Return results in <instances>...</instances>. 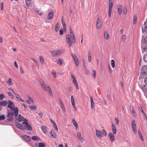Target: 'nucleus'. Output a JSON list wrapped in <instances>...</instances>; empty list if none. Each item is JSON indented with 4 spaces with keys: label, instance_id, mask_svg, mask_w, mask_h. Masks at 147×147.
Wrapping results in <instances>:
<instances>
[{
    "label": "nucleus",
    "instance_id": "nucleus-20",
    "mask_svg": "<svg viewBox=\"0 0 147 147\" xmlns=\"http://www.w3.org/2000/svg\"><path fill=\"white\" fill-rule=\"evenodd\" d=\"M118 9V13L119 15L121 14L122 13V9L121 6L120 5H118L117 6Z\"/></svg>",
    "mask_w": 147,
    "mask_h": 147
},
{
    "label": "nucleus",
    "instance_id": "nucleus-26",
    "mask_svg": "<svg viewBox=\"0 0 147 147\" xmlns=\"http://www.w3.org/2000/svg\"><path fill=\"white\" fill-rule=\"evenodd\" d=\"M29 108L31 110L33 111L36 109L37 107L36 105H34L29 106Z\"/></svg>",
    "mask_w": 147,
    "mask_h": 147
},
{
    "label": "nucleus",
    "instance_id": "nucleus-57",
    "mask_svg": "<svg viewBox=\"0 0 147 147\" xmlns=\"http://www.w3.org/2000/svg\"><path fill=\"white\" fill-rule=\"evenodd\" d=\"M20 71L21 73L22 74H23L24 73V71L23 69L22 68V67H20Z\"/></svg>",
    "mask_w": 147,
    "mask_h": 147
},
{
    "label": "nucleus",
    "instance_id": "nucleus-62",
    "mask_svg": "<svg viewBox=\"0 0 147 147\" xmlns=\"http://www.w3.org/2000/svg\"><path fill=\"white\" fill-rule=\"evenodd\" d=\"M4 97V96L3 94H0V100L2 99Z\"/></svg>",
    "mask_w": 147,
    "mask_h": 147
},
{
    "label": "nucleus",
    "instance_id": "nucleus-2",
    "mask_svg": "<svg viewBox=\"0 0 147 147\" xmlns=\"http://www.w3.org/2000/svg\"><path fill=\"white\" fill-rule=\"evenodd\" d=\"M18 120L20 122H21L23 121L22 123L23 124H25L27 127V130L30 131L32 130V128L31 125L28 123V120L24 118L20 114H19L18 115Z\"/></svg>",
    "mask_w": 147,
    "mask_h": 147
},
{
    "label": "nucleus",
    "instance_id": "nucleus-37",
    "mask_svg": "<svg viewBox=\"0 0 147 147\" xmlns=\"http://www.w3.org/2000/svg\"><path fill=\"white\" fill-rule=\"evenodd\" d=\"M111 63L112 67L113 68H114L115 67V62L114 60L112 59L111 61Z\"/></svg>",
    "mask_w": 147,
    "mask_h": 147
},
{
    "label": "nucleus",
    "instance_id": "nucleus-25",
    "mask_svg": "<svg viewBox=\"0 0 147 147\" xmlns=\"http://www.w3.org/2000/svg\"><path fill=\"white\" fill-rule=\"evenodd\" d=\"M88 61L89 62H90L91 61V55L90 51H89L88 52Z\"/></svg>",
    "mask_w": 147,
    "mask_h": 147
},
{
    "label": "nucleus",
    "instance_id": "nucleus-34",
    "mask_svg": "<svg viewBox=\"0 0 147 147\" xmlns=\"http://www.w3.org/2000/svg\"><path fill=\"white\" fill-rule=\"evenodd\" d=\"M19 129H27V130H28L27 127L26 126L25 124V125H23L21 124L20 127V128H19Z\"/></svg>",
    "mask_w": 147,
    "mask_h": 147
},
{
    "label": "nucleus",
    "instance_id": "nucleus-50",
    "mask_svg": "<svg viewBox=\"0 0 147 147\" xmlns=\"http://www.w3.org/2000/svg\"><path fill=\"white\" fill-rule=\"evenodd\" d=\"M127 12V9L126 7L124 8L123 9V13L124 14H126Z\"/></svg>",
    "mask_w": 147,
    "mask_h": 147
},
{
    "label": "nucleus",
    "instance_id": "nucleus-12",
    "mask_svg": "<svg viewBox=\"0 0 147 147\" xmlns=\"http://www.w3.org/2000/svg\"><path fill=\"white\" fill-rule=\"evenodd\" d=\"M141 73L142 75H146L147 73V66L145 65L143 66L142 68Z\"/></svg>",
    "mask_w": 147,
    "mask_h": 147
},
{
    "label": "nucleus",
    "instance_id": "nucleus-54",
    "mask_svg": "<svg viewBox=\"0 0 147 147\" xmlns=\"http://www.w3.org/2000/svg\"><path fill=\"white\" fill-rule=\"evenodd\" d=\"M63 20H64L63 17H62L61 18V21H62V23L63 25L66 24L65 21Z\"/></svg>",
    "mask_w": 147,
    "mask_h": 147
},
{
    "label": "nucleus",
    "instance_id": "nucleus-9",
    "mask_svg": "<svg viewBox=\"0 0 147 147\" xmlns=\"http://www.w3.org/2000/svg\"><path fill=\"white\" fill-rule=\"evenodd\" d=\"M131 126L132 129L133 130V132L135 133H136L137 131V130L136 129V127L137 125L136 124V122L135 120H134L131 122Z\"/></svg>",
    "mask_w": 147,
    "mask_h": 147
},
{
    "label": "nucleus",
    "instance_id": "nucleus-32",
    "mask_svg": "<svg viewBox=\"0 0 147 147\" xmlns=\"http://www.w3.org/2000/svg\"><path fill=\"white\" fill-rule=\"evenodd\" d=\"M133 23L134 24H135L137 22V17L136 15H135L133 17Z\"/></svg>",
    "mask_w": 147,
    "mask_h": 147
},
{
    "label": "nucleus",
    "instance_id": "nucleus-41",
    "mask_svg": "<svg viewBox=\"0 0 147 147\" xmlns=\"http://www.w3.org/2000/svg\"><path fill=\"white\" fill-rule=\"evenodd\" d=\"M143 59L144 61L146 63H147V53H146L144 55L143 57Z\"/></svg>",
    "mask_w": 147,
    "mask_h": 147
},
{
    "label": "nucleus",
    "instance_id": "nucleus-7",
    "mask_svg": "<svg viewBox=\"0 0 147 147\" xmlns=\"http://www.w3.org/2000/svg\"><path fill=\"white\" fill-rule=\"evenodd\" d=\"M8 114L7 115V119L10 121H12L13 120V115L14 112L11 111L10 112L9 110H8L7 111Z\"/></svg>",
    "mask_w": 147,
    "mask_h": 147
},
{
    "label": "nucleus",
    "instance_id": "nucleus-63",
    "mask_svg": "<svg viewBox=\"0 0 147 147\" xmlns=\"http://www.w3.org/2000/svg\"><path fill=\"white\" fill-rule=\"evenodd\" d=\"M14 64L15 67L17 68H18V65L17 64V63L16 61H15L14 63Z\"/></svg>",
    "mask_w": 147,
    "mask_h": 147
},
{
    "label": "nucleus",
    "instance_id": "nucleus-49",
    "mask_svg": "<svg viewBox=\"0 0 147 147\" xmlns=\"http://www.w3.org/2000/svg\"><path fill=\"white\" fill-rule=\"evenodd\" d=\"M27 97L30 101L32 102H34V100L30 96H27Z\"/></svg>",
    "mask_w": 147,
    "mask_h": 147
},
{
    "label": "nucleus",
    "instance_id": "nucleus-59",
    "mask_svg": "<svg viewBox=\"0 0 147 147\" xmlns=\"http://www.w3.org/2000/svg\"><path fill=\"white\" fill-rule=\"evenodd\" d=\"M93 77L94 78H95L96 76V71L94 70H93Z\"/></svg>",
    "mask_w": 147,
    "mask_h": 147
},
{
    "label": "nucleus",
    "instance_id": "nucleus-4",
    "mask_svg": "<svg viewBox=\"0 0 147 147\" xmlns=\"http://www.w3.org/2000/svg\"><path fill=\"white\" fill-rule=\"evenodd\" d=\"M40 84L42 88L45 91H48L51 96L52 95V93L50 87L49 85H46L43 80H42L40 81Z\"/></svg>",
    "mask_w": 147,
    "mask_h": 147
},
{
    "label": "nucleus",
    "instance_id": "nucleus-43",
    "mask_svg": "<svg viewBox=\"0 0 147 147\" xmlns=\"http://www.w3.org/2000/svg\"><path fill=\"white\" fill-rule=\"evenodd\" d=\"M39 59L40 62L42 64H44V60L43 57L42 56H40L39 57Z\"/></svg>",
    "mask_w": 147,
    "mask_h": 147
},
{
    "label": "nucleus",
    "instance_id": "nucleus-39",
    "mask_svg": "<svg viewBox=\"0 0 147 147\" xmlns=\"http://www.w3.org/2000/svg\"><path fill=\"white\" fill-rule=\"evenodd\" d=\"M32 139L33 140L38 141L40 139L37 136H33L32 137Z\"/></svg>",
    "mask_w": 147,
    "mask_h": 147
},
{
    "label": "nucleus",
    "instance_id": "nucleus-40",
    "mask_svg": "<svg viewBox=\"0 0 147 147\" xmlns=\"http://www.w3.org/2000/svg\"><path fill=\"white\" fill-rule=\"evenodd\" d=\"M45 146L46 144L44 143L40 142L39 144V147H45Z\"/></svg>",
    "mask_w": 147,
    "mask_h": 147
},
{
    "label": "nucleus",
    "instance_id": "nucleus-38",
    "mask_svg": "<svg viewBox=\"0 0 147 147\" xmlns=\"http://www.w3.org/2000/svg\"><path fill=\"white\" fill-rule=\"evenodd\" d=\"M58 64L60 65H62L63 63L62 60L61 58H59L57 61Z\"/></svg>",
    "mask_w": 147,
    "mask_h": 147
},
{
    "label": "nucleus",
    "instance_id": "nucleus-27",
    "mask_svg": "<svg viewBox=\"0 0 147 147\" xmlns=\"http://www.w3.org/2000/svg\"><path fill=\"white\" fill-rule=\"evenodd\" d=\"M8 104L7 101H0V104L2 106H5L7 105Z\"/></svg>",
    "mask_w": 147,
    "mask_h": 147
},
{
    "label": "nucleus",
    "instance_id": "nucleus-3",
    "mask_svg": "<svg viewBox=\"0 0 147 147\" xmlns=\"http://www.w3.org/2000/svg\"><path fill=\"white\" fill-rule=\"evenodd\" d=\"M7 107L10 108L11 110L14 111V115L17 117L18 114V109L17 107L14 108V104L11 101H9Z\"/></svg>",
    "mask_w": 147,
    "mask_h": 147
},
{
    "label": "nucleus",
    "instance_id": "nucleus-5",
    "mask_svg": "<svg viewBox=\"0 0 147 147\" xmlns=\"http://www.w3.org/2000/svg\"><path fill=\"white\" fill-rule=\"evenodd\" d=\"M96 135L98 138H101L107 135V133L105 129H102V131L97 129H95Z\"/></svg>",
    "mask_w": 147,
    "mask_h": 147
},
{
    "label": "nucleus",
    "instance_id": "nucleus-55",
    "mask_svg": "<svg viewBox=\"0 0 147 147\" xmlns=\"http://www.w3.org/2000/svg\"><path fill=\"white\" fill-rule=\"evenodd\" d=\"M21 124L19 123H18L16 124V126L18 128H19L21 126Z\"/></svg>",
    "mask_w": 147,
    "mask_h": 147
},
{
    "label": "nucleus",
    "instance_id": "nucleus-45",
    "mask_svg": "<svg viewBox=\"0 0 147 147\" xmlns=\"http://www.w3.org/2000/svg\"><path fill=\"white\" fill-rule=\"evenodd\" d=\"M52 74L54 78H55L57 76V75L56 72L55 71H53L52 72Z\"/></svg>",
    "mask_w": 147,
    "mask_h": 147
},
{
    "label": "nucleus",
    "instance_id": "nucleus-23",
    "mask_svg": "<svg viewBox=\"0 0 147 147\" xmlns=\"http://www.w3.org/2000/svg\"><path fill=\"white\" fill-rule=\"evenodd\" d=\"M90 101H91V108L92 109H93L94 107V103L93 101V98L92 97L90 96Z\"/></svg>",
    "mask_w": 147,
    "mask_h": 147
},
{
    "label": "nucleus",
    "instance_id": "nucleus-22",
    "mask_svg": "<svg viewBox=\"0 0 147 147\" xmlns=\"http://www.w3.org/2000/svg\"><path fill=\"white\" fill-rule=\"evenodd\" d=\"M14 94L15 95L16 98H17V99L19 101H22L23 102H24V101L20 97V96L18 94H17L16 92Z\"/></svg>",
    "mask_w": 147,
    "mask_h": 147
},
{
    "label": "nucleus",
    "instance_id": "nucleus-14",
    "mask_svg": "<svg viewBox=\"0 0 147 147\" xmlns=\"http://www.w3.org/2000/svg\"><path fill=\"white\" fill-rule=\"evenodd\" d=\"M54 15V13L52 11H51L48 13L47 18L49 20H51L53 19Z\"/></svg>",
    "mask_w": 147,
    "mask_h": 147
},
{
    "label": "nucleus",
    "instance_id": "nucleus-52",
    "mask_svg": "<svg viewBox=\"0 0 147 147\" xmlns=\"http://www.w3.org/2000/svg\"><path fill=\"white\" fill-rule=\"evenodd\" d=\"M53 125V127L54 128H55V129L57 130V131H58V128L56 123H55Z\"/></svg>",
    "mask_w": 147,
    "mask_h": 147
},
{
    "label": "nucleus",
    "instance_id": "nucleus-48",
    "mask_svg": "<svg viewBox=\"0 0 147 147\" xmlns=\"http://www.w3.org/2000/svg\"><path fill=\"white\" fill-rule=\"evenodd\" d=\"M69 30H70V34L71 35H74V33L72 31V30L71 28V27L70 26H69Z\"/></svg>",
    "mask_w": 147,
    "mask_h": 147
},
{
    "label": "nucleus",
    "instance_id": "nucleus-16",
    "mask_svg": "<svg viewBox=\"0 0 147 147\" xmlns=\"http://www.w3.org/2000/svg\"><path fill=\"white\" fill-rule=\"evenodd\" d=\"M77 136L79 139L82 142H83L84 140V139L82 136L81 133L80 132H78L77 133Z\"/></svg>",
    "mask_w": 147,
    "mask_h": 147
},
{
    "label": "nucleus",
    "instance_id": "nucleus-64",
    "mask_svg": "<svg viewBox=\"0 0 147 147\" xmlns=\"http://www.w3.org/2000/svg\"><path fill=\"white\" fill-rule=\"evenodd\" d=\"M126 36L125 35H123L122 36V40H123V41H125V38H126Z\"/></svg>",
    "mask_w": 147,
    "mask_h": 147
},
{
    "label": "nucleus",
    "instance_id": "nucleus-8",
    "mask_svg": "<svg viewBox=\"0 0 147 147\" xmlns=\"http://www.w3.org/2000/svg\"><path fill=\"white\" fill-rule=\"evenodd\" d=\"M71 55L74 60L76 65L77 66H78L79 65V61L77 56L75 54H74L73 53H71Z\"/></svg>",
    "mask_w": 147,
    "mask_h": 147
},
{
    "label": "nucleus",
    "instance_id": "nucleus-47",
    "mask_svg": "<svg viewBox=\"0 0 147 147\" xmlns=\"http://www.w3.org/2000/svg\"><path fill=\"white\" fill-rule=\"evenodd\" d=\"M8 94L11 98H13L14 96L11 92H8Z\"/></svg>",
    "mask_w": 147,
    "mask_h": 147
},
{
    "label": "nucleus",
    "instance_id": "nucleus-10",
    "mask_svg": "<svg viewBox=\"0 0 147 147\" xmlns=\"http://www.w3.org/2000/svg\"><path fill=\"white\" fill-rule=\"evenodd\" d=\"M71 77H72V80L73 83L74 85L76 87V88L78 90L79 89V87L78 85V83H77L76 79L75 76L72 74L71 75Z\"/></svg>",
    "mask_w": 147,
    "mask_h": 147
},
{
    "label": "nucleus",
    "instance_id": "nucleus-29",
    "mask_svg": "<svg viewBox=\"0 0 147 147\" xmlns=\"http://www.w3.org/2000/svg\"><path fill=\"white\" fill-rule=\"evenodd\" d=\"M59 30V24L58 22H57L55 26V30L57 32Z\"/></svg>",
    "mask_w": 147,
    "mask_h": 147
},
{
    "label": "nucleus",
    "instance_id": "nucleus-35",
    "mask_svg": "<svg viewBox=\"0 0 147 147\" xmlns=\"http://www.w3.org/2000/svg\"><path fill=\"white\" fill-rule=\"evenodd\" d=\"M50 133V135L51 137L53 138H55L56 137V135L54 132H52L51 131V132Z\"/></svg>",
    "mask_w": 147,
    "mask_h": 147
},
{
    "label": "nucleus",
    "instance_id": "nucleus-36",
    "mask_svg": "<svg viewBox=\"0 0 147 147\" xmlns=\"http://www.w3.org/2000/svg\"><path fill=\"white\" fill-rule=\"evenodd\" d=\"M131 112L132 113L133 115L134 116H136V113L134 111V108L133 107L132 108L131 110Z\"/></svg>",
    "mask_w": 147,
    "mask_h": 147
},
{
    "label": "nucleus",
    "instance_id": "nucleus-15",
    "mask_svg": "<svg viewBox=\"0 0 147 147\" xmlns=\"http://www.w3.org/2000/svg\"><path fill=\"white\" fill-rule=\"evenodd\" d=\"M22 137L26 142H28L31 140V138L28 136L25 135L23 136Z\"/></svg>",
    "mask_w": 147,
    "mask_h": 147
},
{
    "label": "nucleus",
    "instance_id": "nucleus-31",
    "mask_svg": "<svg viewBox=\"0 0 147 147\" xmlns=\"http://www.w3.org/2000/svg\"><path fill=\"white\" fill-rule=\"evenodd\" d=\"M72 122L76 128L78 127V125L77 122L73 118L72 119Z\"/></svg>",
    "mask_w": 147,
    "mask_h": 147
},
{
    "label": "nucleus",
    "instance_id": "nucleus-19",
    "mask_svg": "<svg viewBox=\"0 0 147 147\" xmlns=\"http://www.w3.org/2000/svg\"><path fill=\"white\" fill-rule=\"evenodd\" d=\"M111 128L112 132L114 134H116L117 131V129L114 124H112Z\"/></svg>",
    "mask_w": 147,
    "mask_h": 147
},
{
    "label": "nucleus",
    "instance_id": "nucleus-30",
    "mask_svg": "<svg viewBox=\"0 0 147 147\" xmlns=\"http://www.w3.org/2000/svg\"><path fill=\"white\" fill-rule=\"evenodd\" d=\"M7 83L11 86L13 85L12 80L11 78H9L7 82Z\"/></svg>",
    "mask_w": 147,
    "mask_h": 147
},
{
    "label": "nucleus",
    "instance_id": "nucleus-46",
    "mask_svg": "<svg viewBox=\"0 0 147 147\" xmlns=\"http://www.w3.org/2000/svg\"><path fill=\"white\" fill-rule=\"evenodd\" d=\"M143 52H147V46L144 47L142 49Z\"/></svg>",
    "mask_w": 147,
    "mask_h": 147
},
{
    "label": "nucleus",
    "instance_id": "nucleus-6",
    "mask_svg": "<svg viewBox=\"0 0 147 147\" xmlns=\"http://www.w3.org/2000/svg\"><path fill=\"white\" fill-rule=\"evenodd\" d=\"M64 52L63 49H60L56 51H53L51 52V54L54 57H57L61 55Z\"/></svg>",
    "mask_w": 147,
    "mask_h": 147
},
{
    "label": "nucleus",
    "instance_id": "nucleus-33",
    "mask_svg": "<svg viewBox=\"0 0 147 147\" xmlns=\"http://www.w3.org/2000/svg\"><path fill=\"white\" fill-rule=\"evenodd\" d=\"M26 4L28 7L30 6L31 4V0H25Z\"/></svg>",
    "mask_w": 147,
    "mask_h": 147
},
{
    "label": "nucleus",
    "instance_id": "nucleus-58",
    "mask_svg": "<svg viewBox=\"0 0 147 147\" xmlns=\"http://www.w3.org/2000/svg\"><path fill=\"white\" fill-rule=\"evenodd\" d=\"M144 42L145 44H147V36L144 38Z\"/></svg>",
    "mask_w": 147,
    "mask_h": 147
},
{
    "label": "nucleus",
    "instance_id": "nucleus-53",
    "mask_svg": "<svg viewBox=\"0 0 147 147\" xmlns=\"http://www.w3.org/2000/svg\"><path fill=\"white\" fill-rule=\"evenodd\" d=\"M112 11V9H109V10L108 16L109 17H110L111 15Z\"/></svg>",
    "mask_w": 147,
    "mask_h": 147
},
{
    "label": "nucleus",
    "instance_id": "nucleus-18",
    "mask_svg": "<svg viewBox=\"0 0 147 147\" xmlns=\"http://www.w3.org/2000/svg\"><path fill=\"white\" fill-rule=\"evenodd\" d=\"M71 102L72 104V105L73 107L75 109V110H76V108L75 106V101L74 99V97L73 95H71Z\"/></svg>",
    "mask_w": 147,
    "mask_h": 147
},
{
    "label": "nucleus",
    "instance_id": "nucleus-1",
    "mask_svg": "<svg viewBox=\"0 0 147 147\" xmlns=\"http://www.w3.org/2000/svg\"><path fill=\"white\" fill-rule=\"evenodd\" d=\"M66 41L69 47H70L73 44L75 43L76 40L74 35L67 34L66 35Z\"/></svg>",
    "mask_w": 147,
    "mask_h": 147
},
{
    "label": "nucleus",
    "instance_id": "nucleus-44",
    "mask_svg": "<svg viewBox=\"0 0 147 147\" xmlns=\"http://www.w3.org/2000/svg\"><path fill=\"white\" fill-rule=\"evenodd\" d=\"M138 133H139L140 137V138L142 140V141H143L144 138H143V136H142V134H141V132H140V130L138 131Z\"/></svg>",
    "mask_w": 147,
    "mask_h": 147
},
{
    "label": "nucleus",
    "instance_id": "nucleus-13",
    "mask_svg": "<svg viewBox=\"0 0 147 147\" xmlns=\"http://www.w3.org/2000/svg\"><path fill=\"white\" fill-rule=\"evenodd\" d=\"M114 135L111 132H110L108 135V136L110 138V141L111 142H113L115 139V137Z\"/></svg>",
    "mask_w": 147,
    "mask_h": 147
},
{
    "label": "nucleus",
    "instance_id": "nucleus-61",
    "mask_svg": "<svg viewBox=\"0 0 147 147\" xmlns=\"http://www.w3.org/2000/svg\"><path fill=\"white\" fill-rule=\"evenodd\" d=\"M43 113L42 112H40L39 113V115L40 116V117H42L43 115Z\"/></svg>",
    "mask_w": 147,
    "mask_h": 147
},
{
    "label": "nucleus",
    "instance_id": "nucleus-17",
    "mask_svg": "<svg viewBox=\"0 0 147 147\" xmlns=\"http://www.w3.org/2000/svg\"><path fill=\"white\" fill-rule=\"evenodd\" d=\"M104 36L105 39L107 40L109 39L110 38V36L109 35L108 32L107 31L104 32Z\"/></svg>",
    "mask_w": 147,
    "mask_h": 147
},
{
    "label": "nucleus",
    "instance_id": "nucleus-21",
    "mask_svg": "<svg viewBox=\"0 0 147 147\" xmlns=\"http://www.w3.org/2000/svg\"><path fill=\"white\" fill-rule=\"evenodd\" d=\"M113 4V0H109V9H112V7Z\"/></svg>",
    "mask_w": 147,
    "mask_h": 147
},
{
    "label": "nucleus",
    "instance_id": "nucleus-56",
    "mask_svg": "<svg viewBox=\"0 0 147 147\" xmlns=\"http://www.w3.org/2000/svg\"><path fill=\"white\" fill-rule=\"evenodd\" d=\"M63 29L62 28L59 31V34L60 35H62L63 34Z\"/></svg>",
    "mask_w": 147,
    "mask_h": 147
},
{
    "label": "nucleus",
    "instance_id": "nucleus-11",
    "mask_svg": "<svg viewBox=\"0 0 147 147\" xmlns=\"http://www.w3.org/2000/svg\"><path fill=\"white\" fill-rule=\"evenodd\" d=\"M102 26V22L99 17L97 19L96 23V28L97 29H100Z\"/></svg>",
    "mask_w": 147,
    "mask_h": 147
},
{
    "label": "nucleus",
    "instance_id": "nucleus-42",
    "mask_svg": "<svg viewBox=\"0 0 147 147\" xmlns=\"http://www.w3.org/2000/svg\"><path fill=\"white\" fill-rule=\"evenodd\" d=\"M21 108L23 110L26 111V110L27 108V107L24 103H23L22 104Z\"/></svg>",
    "mask_w": 147,
    "mask_h": 147
},
{
    "label": "nucleus",
    "instance_id": "nucleus-51",
    "mask_svg": "<svg viewBox=\"0 0 147 147\" xmlns=\"http://www.w3.org/2000/svg\"><path fill=\"white\" fill-rule=\"evenodd\" d=\"M5 116L4 115L0 116V120H3L5 119Z\"/></svg>",
    "mask_w": 147,
    "mask_h": 147
},
{
    "label": "nucleus",
    "instance_id": "nucleus-28",
    "mask_svg": "<svg viewBox=\"0 0 147 147\" xmlns=\"http://www.w3.org/2000/svg\"><path fill=\"white\" fill-rule=\"evenodd\" d=\"M42 131L44 133H46L47 132V127L45 126H42L41 127Z\"/></svg>",
    "mask_w": 147,
    "mask_h": 147
},
{
    "label": "nucleus",
    "instance_id": "nucleus-60",
    "mask_svg": "<svg viewBox=\"0 0 147 147\" xmlns=\"http://www.w3.org/2000/svg\"><path fill=\"white\" fill-rule=\"evenodd\" d=\"M138 108H139V109H140V110H141L142 109V107L140 104H138Z\"/></svg>",
    "mask_w": 147,
    "mask_h": 147
},
{
    "label": "nucleus",
    "instance_id": "nucleus-24",
    "mask_svg": "<svg viewBox=\"0 0 147 147\" xmlns=\"http://www.w3.org/2000/svg\"><path fill=\"white\" fill-rule=\"evenodd\" d=\"M59 101L60 103V104L61 105V107L63 110L64 112H65L66 110H65V108L64 107L63 103V102H62V101L61 100V99H59Z\"/></svg>",
    "mask_w": 147,
    "mask_h": 147
}]
</instances>
